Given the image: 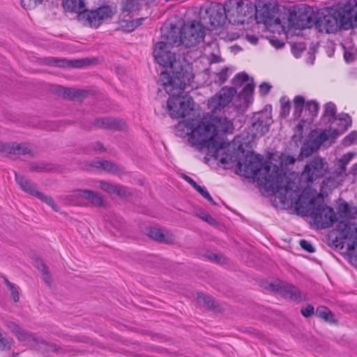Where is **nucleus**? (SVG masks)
<instances>
[{
  "mask_svg": "<svg viewBox=\"0 0 357 357\" xmlns=\"http://www.w3.org/2000/svg\"><path fill=\"white\" fill-rule=\"evenodd\" d=\"M315 314L326 321H333V314L326 307L319 306L316 310Z\"/></svg>",
  "mask_w": 357,
  "mask_h": 357,
  "instance_id": "72a5a7b5",
  "label": "nucleus"
},
{
  "mask_svg": "<svg viewBox=\"0 0 357 357\" xmlns=\"http://www.w3.org/2000/svg\"><path fill=\"white\" fill-rule=\"evenodd\" d=\"M236 93L234 86L222 87L218 93L211 97L208 102V107L211 112L216 114L227 106Z\"/></svg>",
  "mask_w": 357,
  "mask_h": 357,
  "instance_id": "f8f14e48",
  "label": "nucleus"
},
{
  "mask_svg": "<svg viewBox=\"0 0 357 357\" xmlns=\"http://www.w3.org/2000/svg\"><path fill=\"white\" fill-rule=\"evenodd\" d=\"M98 183L100 188L108 194L113 195L115 192L116 185L112 184L105 181H100Z\"/></svg>",
  "mask_w": 357,
  "mask_h": 357,
  "instance_id": "79ce46f5",
  "label": "nucleus"
},
{
  "mask_svg": "<svg viewBox=\"0 0 357 357\" xmlns=\"http://www.w3.org/2000/svg\"><path fill=\"white\" fill-rule=\"evenodd\" d=\"M90 165L93 167L100 168L105 171L119 175L123 173L122 168L116 165L115 163L106 160L99 159L93 160Z\"/></svg>",
  "mask_w": 357,
  "mask_h": 357,
  "instance_id": "b1692460",
  "label": "nucleus"
},
{
  "mask_svg": "<svg viewBox=\"0 0 357 357\" xmlns=\"http://www.w3.org/2000/svg\"><path fill=\"white\" fill-rule=\"evenodd\" d=\"M272 123L271 116L268 113H260L252 118V128L255 130V135H264L269 130Z\"/></svg>",
  "mask_w": 357,
  "mask_h": 357,
  "instance_id": "6ab92c4d",
  "label": "nucleus"
},
{
  "mask_svg": "<svg viewBox=\"0 0 357 357\" xmlns=\"http://www.w3.org/2000/svg\"><path fill=\"white\" fill-rule=\"evenodd\" d=\"M226 18V9L219 3H212L207 7H202L199 11V20L207 29L221 26Z\"/></svg>",
  "mask_w": 357,
  "mask_h": 357,
  "instance_id": "0eeeda50",
  "label": "nucleus"
},
{
  "mask_svg": "<svg viewBox=\"0 0 357 357\" xmlns=\"http://www.w3.org/2000/svg\"><path fill=\"white\" fill-rule=\"evenodd\" d=\"M193 78L192 73L181 77H172L168 73H160L161 86L171 96L167 100V112L173 119L183 118L193 109L191 96L184 92L187 85Z\"/></svg>",
  "mask_w": 357,
  "mask_h": 357,
  "instance_id": "20e7f679",
  "label": "nucleus"
},
{
  "mask_svg": "<svg viewBox=\"0 0 357 357\" xmlns=\"http://www.w3.org/2000/svg\"><path fill=\"white\" fill-rule=\"evenodd\" d=\"M355 155L356 153L354 152H348L344 154L339 160H337V167L333 173V175L335 176L337 180L342 181L348 175L347 173V165Z\"/></svg>",
  "mask_w": 357,
  "mask_h": 357,
  "instance_id": "412c9836",
  "label": "nucleus"
},
{
  "mask_svg": "<svg viewBox=\"0 0 357 357\" xmlns=\"http://www.w3.org/2000/svg\"><path fill=\"white\" fill-rule=\"evenodd\" d=\"M171 47L163 42H158L153 48V54L155 60L160 66L166 68V71L162 73H168L172 77L192 73L183 68L180 59H177L176 54L171 52Z\"/></svg>",
  "mask_w": 357,
  "mask_h": 357,
  "instance_id": "423d86ee",
  "label": "nucleus"
},
{
  "mask_svg": "<svg viewBox=\"0 0 357 357\" xmlns=\"http://www.w3.org/2000/svg\"><path fill=\"white\" fill-rule=\"evenodd\" d=\"M6 327L10 329L20 341H26L31 338V335L22 329L13 321H6Z\"/></svg>",
  "mask_w": 357,
  "mask_h": 357,
  "instance_id": "a878e982",
  "label": "nucleus"
},
{
  "mask_svg": "<svg viewBox=\"0 0 357 357\" xmlns=\"http://www.w3.org/2000/svg\"><path fill=\"white\" fill-rule=\"evenodd\" d=\"M56 93L65 98L73 99L79 96L81 92L74 89L66 88L61 86H56Z\"/></svg>",
  "mask_w": 357,
  "mask_h": 357,
  "instance_id": "c756f323",
  "label": "nucleus"
},
{
  "mask_svg": "<svg viewBox=\"0 0 357 357\" xmlns=\"http://www.w3.org/2000/svg\"><path fill=\"white\" fill-rule=\"evenodd\" d=\"M341 181H342L337 180V178L333 175H331L323 180L322 185L326 188H335Z\"/></svg>",
  "mask_w": 357,
  "mask_h": 357,
  "instance_id": "58836bf2",
  "label": "nucleus"
},
{
  "mask_svg": "<svg viewBox=\"0 0 357 357\" xmlns=\"http://www.w3.org/2000/svg\"><path fill=\"white\" fill-rule=\"evenodd\" d=\"M62 6L66 10L79 15L85 10V0H63Z\"/></svg>",
  "mask_w": 357,
  "mask_h": 357,
  "instance_id": "393cba45",
  "label": "nucleus"
},
{
  "mask_svg": "<svg viewBox=\"0 0 357 357\" xmlns=\"http://www.w3.org/2000/svg\"><path fill=\"white\" fill-rule=\"evenodd\" d=\"M249 81V77L245 73H240L232 79V84L235 87L241 86L245 82Z\"/></svg>",
  "mask_w": 357,
  "mask_h": 357,
  "instance_id": "4c0bfd02",
  "label": "nucleus"
},
{
  "mask_svg": "<svg viewBox=\"0 0 357 357\" xmlns=\"http://www.w3.org/2000/svg\"><path fill=\"white\" fill-rule=\"evenodd\" d=\"M171 47L178 46L183 44L181 29L176 26H163L161 27V40Z\"/></svg>",
  "mask_w": 357,
  "mask_h": 357,
  "instance_id": "2eb2a0df",
  "label": "nucleus"
},
{
  "mask_svg": "<svg viewBox=\"0 0 357 357\" xmlns=\"http://www.w3.org/2000/svg\"><path fill=\"white\" fill-rule=\"evenodd\" d=\"M199 216L200 218L210 224H213L215 222V220L207 213L202 212L199 215Z\"/></svg>",
  "mask_w": 357,
  "mask_h": 357,
  "instance_id": "4d7b16f0",
  "label": "nucleus"
},
{
  "mask_svg": "<svg viewBox=\"0 0 357 357\" xmlns=\"http://www.w3.org/2000/svg\"><path fill=\"white\" fill-rule=\"evenodd\" d=\"M69 199L75 205H84V201L94 207H101L104 205L105 199L100 193L87 189H77L73 191L68 196Z\"/></svg>",
  "mask_w": 357,
  "mask_h": 357,
  "instance_id": "9d476101",
  "label": "nucleus"
},
{
  "mask_svg": "<svg viewBox=\"0 0 357 357\" xmlns=\"http://www.w3.org/2000/svg\"><path fill=\"white\" fill-rule=\"evenodd\" d=\"M4 282L7 285V287L9 288L14 301L17 302L20 299V295H19V292H18L17 288L15 287V285L13 283H11L6 278L4 279Z\"/></svg>",
  "mask_w": 357,
  "mask_h": 357,
  "instance_id": "a18cd8bd",
  "label": "nucleus"
},
{
  "mask_svg": "<svg viewBox=\"0 0 357 357\" xmlns=\"http://www.w3.org/2000/svg\"><path fill=\"white\" fill-rule=\"evenodd\" d=\"M255 16L258 23H263L267 26L280 24L281 20L275 7L271 4H259L255 7Z\"/></svg>",
  "mask_w": 357,
  "mask_h": 357,
  "instance_id": "ddd939ff",
  "label": "nucleus"
},
{
  "mask_svg": "<svg viewBox=\"0 0 357 357\" xmlns=\"http://www.w3.org/2000/svg\"><path fill=\"white\" fill-rule=\"evenodd\" d=\"M195 190L199 192L204 198L209 194V192L204 187H202L199 185H197V186L195 187Z\"/></svg>",
  "mask_w": 357,
  "mask_h": 357,
  "instance_id": "052dcab7",
  "label": "nucleus"
},
{
  "mask_svg": "<svg viewBox=\"0 0 357 357\" xmlns=\"http://www.w3.org/2000/svg\"><path fill=\"white\" fill-rule=\"evenodd\" d=\"M15 181L20 185L21 189L26 193L33 196L36 191H38L36 185L33 183L29 178L23 175L18 174L17 172L14 171Z\"/></svg>",
  "mask_w": 357,
  "mask_h": 357,
  "instance_id": "5701e85b",
  "label": "nucleus"
},
{
  "mask_svg": "<svg viewBox=\"0 0 357 357\" xmlns=\"http://www.w3.org/2000/svg\"><path fill=\"white\" fill-rule=\"evenodd\" d=\"M314 151H316L312 147L305 142L301 149V153L298 157L300 160H303L304 158H307L311 155Z\"/></svg>",
  "mask_w": 357,
  "mask_h": 357,
  "instance_id": "a19ab883",
  "label": "nucleus"
},
{
  "mask_svg": "<svg viewBox=\"0 0 357 357\" xmlns=\"http://www.w3.org/2000/svg\"><path fill=\"white\" fill-rule=\"evenodd\" d=\"M113 15L109 6L99 7L96 10H85L80 13L77 17L79 20H83L91 27L98 28L105 20L110 18Z\"/></svg>",
  "mask_w": 357,
  "mask_h": 357,
  "instance_id": "9b49d317",
  "label": "nucleus"
},
{
  "mask_svg": "<svg viewBox=\"0 0 357 357\" xmlns=\"http://www.w3.org/2000/svg\"><path fill=\"white\" fill-rule=\"evenodd\" d=\"M181 177L186 182H188L191 186H192L194 189L195 188L196 186H197L198 184H197V183L191 177H190L189 176L183 174Z\"/></svg>",
  "mask_w": 357,
  "mask_h": 357,
  "instance_id": "13d9d810",
  "label": "nucleus"
},
{
  "mask_svg": "<svg viewBox=\"0 0 357 357\" xmlns=\"http://www.w3.org/2000/svg\"><path fill=\"white\" fill-rule=\"evenodd\" d=\"M178 127L187 128L186 133L192 144L199 146L200 149H206L213 155L225 148L222 135L231 133L234 130L231 120L225 116H215L213 113L209 121H202L197 124L185 121L180 123Z\"/></svg>",
  "mask_w": 357,
  "mask_h": 357,
  "instance_id": "7ed1b4c3",
  "label": "nucleus"
},
{
  "mask_svg": "<svg viewBox=\"0 0 357 357\" xmlns=\"http://www.w3.org/2000/svg\"><path fill=\"white\" fill-rule=\"evenodd\" d=\"M29 169L31 171H36L38 172H43L45 170V168L41 165H39L38 164H31L29 166Z\"/></svg>",
  "mask_w": 357,
  "mask_h": 357,
  "instance_id": "680f3d73",
  "label": "nucleus"
},
{
  "mask_svg": "<svg viewBox=\"0 0 357 357\" xmlns=\"http://www.w3.org/2000/svg\"><path fill=\"white\" fill-rule=\"evenodd\" d=\"M299 245L303 250H305L307 252L312 253L315 251V250H314V247L312 245V244L306 240H304V239L301 240L299 241Z\"/></svg>",
  "mask_w": 357,
  "mask_h": 357,
  "instance_id": "3c124183",
  "label": "nucleus"
},
{
  "mask_svg": "<svg viewBox=\"0 0 357 357\" xmlns=\"http://www.w3.org/2000/svg\"><path fill=\"white\" fill-rule=\"evenodd\" d=\"M310 7L300 13L296 25L301 29L310 28L315 24L320 32L335 33L340 28L349 29L357 23V0H348L337 8H328L313 16Z\"/></svg>",
  "mask_w": 357,
  "mask_h": 357,
  "instance_id": "f03ea898",
  "label": "nucleus"
},
{
  "mask_svg": "<svg viewBox=\"0 0 357 357\" xmlns=\"http://www.w3.org/2000/svg\"><path fill=\"white\" fill-rule=\"evenodd\" d=\"M37 268L42 274L43 278L45 283L50 286L51 284V275L49 271V268L42 261L37 262Z\"/></svg>",
  "mask_w": 357,
  "mask_h": 357,
  "instance_id": "f704fd0d",
  "label": "nucleus"
},
{
  "mask_svg": "<svg viewBox=\"0 0 357 357\" xmlns=\"http://www.w3.org/2000/svg\"><path fill=\"white\" fill-rule=\"evenodd\" d=\"M197 301L200 305H202L207 308H212L214 306L213 298L204 294H197Z\"/></svg>",
  "mask_w": 357,
  "mask_h": 357,
  "instance_id": "c9c22d12",
  "label": "nucleus"
},
{
  "mask_svg": "<svg viewBox=\"0 0 357 357\" xmlns=\"http://www.w3.org/2000/svg\"><path fill=\"white\" fill-rule=\"evenodd\" d=\"M305 142L307 143L310 147H312L315 151H317L321 145V142L318 140L317 137L313 132L310 134L309 137Z\"/></svg>",
  "mask_w": 357,
  "mask_h": 357,
  "instance_id": "c03bdc74",
  "label": "nucleus"
},
{
  "mask_svg": "<svg viewBox=\"0 0 357 357\" xmlns=\"http://www.w3.org/2000/svg\"><path fill=\"white\" fill-rule=\"evenodd\" d=\"M357 142V132L352 131L349 135L346 136L343 139L344 146H350Z\"/></svg>",
  "mask_w": 357,
  "mask_h": 357,
  "instance_id": "de8ad7c7",
  "label": "nucleus"
},
{
  "mask_svg": "<svg viewBox=\"0 0 357 357\" xmlns=\"http://www.w3.org/2000/svg\"><path fill=\"white\" fill-rule=\"evenodd\" d=\"M93 124L102 129L112 130H121L126 127V123L122 119L114 117L96 118Z\"/></svg>",
  "mask_w": 357,
  "mask_h": 357,
  "instance_id": "aec40b11",
  "label": "nucleus"
},
{
  "mask_svg": "<svg viewBox=\"0 0 357 357\" xmlns=\"http://www.w3.org/2000/svg\"><path fill=\"white\" fill-rule=\"evenodd\" d=\"M0 152L6 155H33V150L30 145L25 143L0 142Z\"/></svg>",
  "mask_w": 357,
  "mask_h": 357,
  "instance_id": "dca6fc26",
  "label": "nucleus"
},
{
  "mask_svg": "<svg viewBox=\"0 0 357 357\" xmlns=\"http://www.w3.org/2000/svg\"><path fill=\"white\" fill-rule=\"evenodd\" d=\"M269 286L272 290L280 291L285 296H288L295 301L300 302L305 299V296L302 292L292 284L279 282L276 284H271Z\"/></svg>",
  "mask_w": 357,
  "mask_h": 357,
  "instance_id": "a211bd4d",
  "label": "nucleus"
},
{
  "mask_svg": "<svg viewBox=\"0 0 357 357\" xmlns=\"http://www.w3.org/2000/svg\"><path fill=\"white\" fill-rule=\"evenodd\" d=\"M33 197L38 198L43 202L49 205L54 211L57 212L59 211V206L55 204L54 201L53 200L51 196L45 195L43 192L38 190L36 191Z\"/></svg>",
  "mask_w": 357,
  "mask_h": 357,
  "instance_id": "473e14b6",
  "label": "nucleus"
},
{
  "mask_svg": "<svg viewBox=\"0 0 357 357\" xmlns=\"http://www.w3.org/2000/svg\"><path fill=\"white\" fill-rule=\"evenodd\" d=\"M238 169L246 177H254L258 184L272 191L280 199H292L298 190V185L291 181L279 167L271 162L263 165L261 155L248 152L237 163Z\"/></svg>",
  "mask_w": 357,
  "mask_h": 357,
  "instance_id": "f257e3e1",
  "label": "nucleus"
},
{
  "mask_svg": "<svg viewBox=\"0 0 357 357\" xmlns=\"http://www.w3.org/2000/svg\"><path fill=\"white\" fill-rule=\"evenodd\" d=\"M294 106V116L295 119H299L303 110L304 106L305 107V99L302 96H295L293 101Z\"/></svg>",
  "mask_w": 357,
  "mask_h": 357,
  "instance_id": "7c9ffc66",
  "label": "nucleus"
},
{
  "mask_svg": "<svg viewBox=\"0 0 357 357\" xmlns=\"http://www.w3.org/2000/svg\"><path fill=\"white\" fill-rule=\"evenodd\" d=\"M269 42L276 49L281 48L284 45V43L282 40H279L278 38L274 36L269 39Z\"/></svg>",
  "mask_w": 357,
  "mask_h": 357,
  "instance_id": "6e6d98bb",
  "label": "nucleus"
},
{
  "mask_svg": "<svg viewBox=\"0 0 357 357\" xmlns=\"http://www.w3.org/2000/svg\"><path fill=\"white\" fill-rule=\"evenodd\" d=\"M337 230L340 237L347 241V246L349 252H352L357 248V225L350 222L340 221Z\"/></svg>",
  "mask_w": 357,
  "mask_h": 357,
  "instance_id": "4468645a",
  "label": "nucleus"
},
{
  "mask_svg": "<svg viewBox=\"0 0 357 357\" xmlns=\"http://www.w3.org/2000/svg\"><path fill=\"white\" fill-rule=\"evenodd\" d=\"M349 174H352L355 177L357 176V163L352 165L350 169Z\"/></svg>",
  "mask_w": 357,
  "mask_h": 357,
  "instance_id": "69168bd1",
  "label": "nucleus"
},
{
  "mask_svg": "<svg viewBox=\"0 0 357 357\" xmlns=\"http://www.w3.org/2000/svg\"><path fill=\"white\" fill-rule=\"evenodd\" d=\"M207 258L212 261H215V262H220V258L221 257L219 256L217 254H215V253H208L207 255H206Z\"/></svg>",
  "mask_w": 357,
  "mask_h": 357,
  "instance_id": "e2e57ef3",
  "label": "nucleus"
},
{
  "mask_svg": "<svg viewBox=\"0 0 357 357\" xmlns=\"http://www.w3.org/2000/svg\"><path fill=\"white\" fill-rule=\"evenodd\" d=\"M254 89L255 84L253 83V79H252L251 82L247 83L243 88L242 91L239 93L238 96L240 100H243L245 103L250 102L252 98Z\"/></svg>",
  "mask_w": 357,
  "mask_h": 357,
  "instance_id": "c85d7f7f",
  "label": "nucleus"
},
{
  "mask_svg": "<svg viewBox=\"0 0 357 357\" xmlns=\"http://www.w3.org/2000/svg\"><path fill=\"white\" fill-rule=\"evenodd\" d=\"M20 1L24 9H31L40 4L43 0H20Z\"/></svg>",
  "mask_w": 357,
  "mask_h": 357,
  "instance_id": "49530a36",
  "label": "nucleus"
},
{
  "mask_svg": "<svg viewBox=\"0 0 357 357\" xmlns=\"http://www.w3.org/2000/svg\"><path fill=\"white\" fill-rule=\"evenodd\" d=\"M281 107H280V116L286 117L290 112L291 104L288 99L285 97H282L280 99Z\"/></svg>",
  "mask_w": 357,
  "mask_h": 357,
  "instance_id": "ea45409f",
  "label": "nucleus"
},
{
  "mask_svg": "<svg viewBox=\"0 0 357 357\" xmlns=\"http://www.w3.org/2000/svg\"><path fill=\"white\" fill-rule=\"evenodd\" d=\"M206 26L202 22L192 21L181 27L183 44L186 47L195 46L204 40Z\"/></svg>",
  "mask_w": 357,
  "mask_h": 357,
  "instance_id": "6e6552de",
  "label": "nucleus"
},
{
  "mask_svg": "<svg viewBox=\"0 0 357 357\" xmlns=\"http://www.w3.org/2000/svg\"><path fill=\"white\" fill-rule=\"evenodd\" d=\"M317 137L318 140L321 142V144L328 139V135L326 132L322 131L320 133H314Z\"/></svg>",
  "mask_w": 357,
  "mask_h": 357,
  "instance_id": "bf43d9fd",
  "label": "nucleus"
},
{
  "mask_svg": "<svg viewBox=\"0 0 357 357\" xmlns=\"http://www.w3.org/2000/svg\"><path fill=\"white\" fill-rule=\"evenodd\" d=\"M337 213L340 218L354 219L357 215V208L351 206L347 202H343L337 207Z\"/></svg>",
  "mask_w": 357,
  "mask_h": 357,
  "instance_id": "bb28decb",
  "label": "nucleus"
},
{
  "mask_svg": "<svg viewBox=\"0 0 357 357\" xmlns=\"http://www.w3.org/2000/svg\"><path fill=\"white\" fill-rule=\"evenodd\" d=\"M342 123V126L344 128H347L348 127L351 126V117L347 114H342L338 116V118H337Z\"/></svg>",
  "mask_w": 357,
  "mask_h": 357,
  "instance_id": "09e8293b",
  "label": "nucleus"
},
{
  "mask_svg": "<svg viewBox=\"0 0 357 357\" xmlns=\"http://www.w3.org/2000/svg\"><path fill=\"white\" fill-rule=\"evenodd\" d=\"M319 105L315 100H309L305 102V110L308 111L312 117L316 116L318 114Z\"/></svg>",
  "mask_w": 357,
  "mask_h": 357,
  "instance_id": "e433bc0d",
  "label": "nucleus"
},
{
  "mask_svg": "<svg viewBox=\"0 0 357 357\" xmlns=\"http://www.w3.org/2000/svg\"><path fill=\"white\" fill-rule=\"evenodd\" d=\"M271 88V86L269 84H268L266 82L262 83L259 86L260 94L262 96L267 95L269 93Z\"/></svg>",
  "mask_w": 357,
  "mask_h": 357,
  "instance_id": "5fc2aeb1",
  "label": "nucleus"
},
{
  "mask_svg": "<svg viewBox=\"0 0 357 357\" xmlns=\"http://www.w3.org/2000/svg\"><path fill=\"white\" fill-rule=\"evenodd\" d=\"M328 169V164L320 156H314L305 165L301 177L307 182L312 183L324 176Z\"/></svg>",
  "mask_w": 357,
  "mask_h": 357,
  "instance_id": "1a4fd4ad",
  "label": "nucleus"
},
{
  "mask_svg": "<svg viewBox=\"0 0 357 357\" xmlns=\"http://www.w3.org/2000/svg\"><path fill=\"white\" fill-rule=\"evenodd\" d=\"M114 194L116 195L120 198H128L131 195L130 190L126 187L119 184H116Z\"/></svg>",
  "mask_w": 357,
  "mask_h": 357,
  "instance_id": "37998d69",
  "label": "nucleus"
},
{
  "mask_svg": "<svg viewBox=\"0 0 357 357\" xmlns=\"http://www.w3.org/2000/svg\"><path fill=\"white\" fill-rule=\"evenodd\" d=\"M45 63L50 66H54L61 68H82L91 63L87 58L68 60L66 59H56L50 57L45 59Z\"/></svg>",
  "mask_w": 357,
  "mask_h": 357,
  "instance_id": "f3484780",
  "label": "nucleus"
},
{
  "mask_svg": "<svg viewBox=\"0 0 357 357\" xmlns=\"http://www.w3.org/2000/svg\"><path fill=\"white\" fill-rule=\"evenodd\" d=\"M336 106L334 103L329 102L324 105V112L323 114V119L324 121L331 122L332 120L337 119L336 116Z\"/></svg>",
  "mask_w": 357,
  "mask_h": 357,
  "instance_id": "2f4dec72",
  "label": "nucleus"
},
{
  "mask_svg": "<svg viewBox=\"0 0 357 357\" xmlns=\"http://www.w3.org/2000/svg\"><path fill=\"white\" fill-rule=\"evenodd\" d=\"M298 192L299 188H298L297 192L293 194V199H295L298 197L295 202L296 210L300 213H309L310 216L313 220L314 224L317 228H328L337 220L333 209L323 202L321 195H318L320 203H317V198L313 197L310 199L307 206L304 207L302 205L303 195H299Z\"/></svg>",
  "mask_w": 357,
  "mask_h": 357,
  "instance_id": "39448f33",
  "label": "nucleus"
},
{
  "mask_svg": "<svg viewBox=\"0 0 357 357\" xmlns=\"http://www.w3.org/2000/svg\"><path fill=\"white\" fill-rule=\"evenodd\" d=\"M253 10V6L247 1L238 0L236 3V12L238 16H250Z\"/></svg>",
  "mask_w": 357,
  "mask_h": 357,
  "instance_id": "cd10ccee",
  "label": "nucleus"
},
{
  "mask_svg": "<svg viewBox=\"0 0 357 357\" xmlns=\"http://www.w3.org/2000/svg\"><path fill=\"white\" fill-rule=\"evenodd\" d=\"M142 18L136 19L135 20H132L130 22V28L128 29V31H132L134 29H135L137 26L142 24Z\"/></svg>",
  "mask_w": 357,
  "mask_h": 357,
  "instance_id": "0e129e2a",
  "label": "nucleus"
},
{
  "mask_svg": "<svg viewBox=\"0 0 357 357\" xmlns=\"http://www.w3.org/2000/svg\"><path fill=\"white\" fill-rule=\"evenodd\" d=\"M148 236L152 239L167 244H172L175 241V236L168 231H162L158 228H150L148 230Z\"/></svg>",
  "mask_w": 357,
  "mask_h": 357,
  "instance_id": "4be33fe9",
  "label": "nucleus"
},
{
  "mask_svg": "<svg viewBox=\"0 0 357 357\" xmlns=\"http://www.w3.org/2000/svg\"><path fill=\"white\" fill-rule=\"evenodd\" d=\"M228 68H224L220 73H217L218 82L220 84L224 83L228 79Z\"/></svg>",
  "mask_w": 357,
  "mask_h": 357,
  "instance_id": "603ef678",
  "label": "nucleus"
},
{
  "mask_svg": "<svg viewBox=\"0 0 357 357\" xmlns=\"http://www.w3.org/2000/svg\"><path fill=\"white\" fill-rule=\"evenodd\" d=\"M281 165L285 167H289L295 163L296 159L294 156L289 155H282L280 158Z\"/></svg>",
  "mask_w": 357,
  "mask_h": 357,
  "instance_id": "8fccbe9b",
  "label": "nucleus"
},
{
  "mask_svg": "<svg viewBox=\"0 0 357 357\" xmlns=\"http://www.w3.org/2000/svg\"><path fill=\"white\" fill-rule=\"evenodd\" d=\"M247 38L252 44H257L258 42V38L255 36H248Z\"/></svg>",
  "mask_w": 357,
  "mask_h": 357,
  "instance_id": "338daca9",
  "label": "nucleus"
},
{
  "mask_svg": "<svg viewBox=\"0 0 357 357\" xmlns=\"http://www.w3.org/2000/svg\"><path fill=\"white\" fill-rule=\"evenodd\" d=\"M344 59L347 61H349L353 59L352 54L351 53L345 52Z\"/></svg>",
  "mask_w": 357,
  "mask_h": 357,
  "instance_id": "774afa93",
  "label": "nucleus"
},
{
  "mask_svg": "<svg viewBox=\"0 0 357 357\" xmlns=\"http://www.w3.org/2000/svg\"><path fill=\"white\" fill-rule=\"evenodd\" d=\"M301 312L303 317H309L314 313V309L312 305H308L305 307L302 308Z\"/></svg>",
  "mask_w": 357,
  "mask_h": 357,
  "instance_id": "864d4df0",
  "label": "nucleus"
}]
</instances>
